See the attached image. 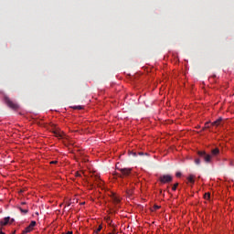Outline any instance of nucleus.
Masks as SVG:
<instances>
[{
	"instance_id": "9",
	"label": "nucleus",
	"mask_w": 234,
	"mask_h": 234,
	"mask_svg": "<svg viewBox=\"0 0 234 234\" xmlns=\"http://www.w3.org/2000/svg\"><path fill=\"white\" fill-rule=\"evenodd\" d=\"M112 199L113 203L120 204V197H118L116 195L112 194Z\"/></svg>"
},
{
	"instance_id": "18",
	"label": "nucleus",
	"mask_w": 234,
	"mask_h": 234,
	"mask_svg": "<svg viewBox=\"0 0 234 234\" xmlns=\"http://www.w3.org/2000/svg\"><path fill=\"white\" fill-rule=\"evenodd\" d=\"M206 129H209V122L205 123V127L203 128V131H206Z\"/></svg>"
},
{
	"instance_id": "28",
	"label": "nucleus",
	"mask_w": 234,
	"mask_h": 234,
	"mask_svg": "<svg viewBox=\"0 0 234 234\" xmlns=\"http://www.w3.org/2000/svg\"><path fill=\"white\" fill-rule=\"evenodd\" d=\"M66 234H72V231H68Z\"/></svg>"
},
{
	"instance_id": "4",
	"label": "nucleus",
	"mask_w": 234,
	"mask_h": 234,
	"mask_svg": "<svg viewBox=\"0 0 234 234\" xmlns=\"http://www.w3.org/2000/svg\"><path fill=\"white\" fill-rule=\"evenodd\" d=\"M161 184H171L173 182V176L171 175H163L159 177Z\"/></svg>"
},
{
	"instance_id": "15",
	"label": "nucleus",
	"mask_w": 234,
	"mask_h": 234,
	"mask_svg": "<svg viewBox=\"0 0 234 234\" xmlns=\"http://www.w3.org/2000/svg\"><path fill=\"white\" fill-rule=\"evenodd\" d=\"M101 229H102V227H101V225H100L99 228L96 230H94V234L100 233L101 231Z\"/></svg>"
},
{
	"instance_id": "21",
	"label": "nucleus",
	"mask_w": 234,
	"mask_h": 234,
	"mask_svg": "<svg viewBox=\"0 0 234 234\" xmlns=\"http://www.w3.org/2000/svg\"><path fill=\"white\" fill-rule=\"evenodd\" d=\"M176 176L177 177H180V176H182V173L177 172V173L176 174Z\"/></svg>"
},
{
	"instance_id": "12",
	"label": "nucleus",
	"mask_w": 234,
	"mask_h": 234,
	"mask_svg": "<svg viewBox=\"0 0 234 234\" xmlns=\"http://www.w3.org/2000/svg\"><path fill=\"white\" fill-rule=\"evenodd\" d=\"M18 209H19V211H21V213H24V215H27V213H28V207L23 208V207H19Z\"/></svg>"
},
{
	"instance_id": "8",
	"label": "nucleus",
	"mask_w": 234,
	"mask_h": 234,
	"mask_svg": "<svg viewBox=\"0 0 234 234\" xmlns=\"http://www.w3.org/2000/svg\"><path fill=\"white\" fill-rule=\"evenodd\" d=\"M220 123H222V117H219L217 121L212 122V125L214 127H218V125H220Z\"/></svg>"
},
{
	"instance_id": "27",
	"label": "nucleus",
	"mask_w": 234,
	"mask_h": 234,
	"mask_svg": "<svg viewBox=\"0 0 234 234\" xmlns=\"http://www.w3.org/2000/svg\"><path fill=\"white\" fill-rule=\"evenodd\" d=\"M154 209H160V207L154 206Z\"/></svg>"
},
{
	"instance_id": "5",
	"label": "nucleus",
	"mask_w": 234,
	"mask_h": 234,
	"mask_svg": "<svg viewBox=\"0 0 234 234\" xmlns=\"http://www.w3.org/2000/svg\"><path fill=\"white\" fill-rule=\"evenodd\" d=\"M53 133L55 136L59 140H65V138H67V135L65 134V133L61 132V130H55Z\"/></svg>"
},
{
	"instance_id": "2",
	"label": "nucleus",
	"mask_w": 234,
	"mask_h": 234,
	"mask_svg": "<svg viewBox=\"0 0 234 234\" xmlns=\"http://www.w3.org/2000/svg\"><path fill=\"white\" fill-rule=\"evenodd\" d=\"M198 156H200V158H203L204 162H206V164H211V160L213 158V156L209 154H207L206 151H198L197 152Z\"/></svg>"
},
{
	"instance_id": "26",
	"label": "nucleus",
	"mask_w": 234,
	"mask_h": 234,
	"mask_svg": "<svg viewBox=\"0 0 234 234\" xmlns=\"http://www.w3.org/2000/svg\"><path fill=\"white\" fill-rule=\"evenodd\" d=\"M50 164H58V161H51Z\"/></svg>"
},
{
	"instance_id": "23",
	"label": "nucleus",
	"mask_w": 234,
	"mask_h": 234,
	"mask_svg": "<svg viewBox=\"0 0 234 234\" xmlns=\"http://www.w3.org/2000/svg\"><path fill=\"white\" fill-rule=\"evenodd\" d=\"M0 234H5V232H3V228L0 227Z\"/></svg>"
},
{
	"instance_id": "22",
	"label": "nucleus",
	"mask_w": 234,
	"mask_h": 234,
	"mask_svg": "<svg viewBox=\"0 0 234 234\" xmlns=\"http://www.w3.org/2000/svg\"><path fill=\"white\" fill-rule=\"evenodd\" d=\"M229 165L234 167V162L230 160Z\"/></svg>"
},
{
	"instance_id": "3",
	"label": "nucleus",
	"mask_w": 234,
	"mask_h": 234,
	"mask_svg": "<svg viewBox=\"0 0 234 234\" xmlns=\"http://www.w3.org/2000/svg\"><path fill=\"white\" fill-rule=\"evenodd\" d=\"M5 103L7 105V107H9V109H12L13 111H17V109H19V104L14 102L8 97H5Z\"/></svg>"
},
{
	"instance_id": "1",
	"label": "nucleus",
	"mask_w": 234,
	"mask_h": 234,
	"mask_svg": "<svg viewBox=\"0 0 234 234\" xmlns=\"http://www.w3.org/2000/svg\"><path fill=\"white\" fill-rule=\"evenodd\" d=\"M116 169L120 171V174H117L119 178H127V176H130L132 171L131 168H118V166H116Z\"/></svg>"
},
{
	"instance_id": "25",
	"label": "nucleus",
	"mask_w": 234,
	"mask_h": 234,
	"mask_svg": "<svg viewBox=\"0 0 234 234\" xmlns=\"http://www.w3.org/2000/svg\"><path fill=\"white\" fill-rule=\"evenodd\" d=\"M108 224L111 226L112 224V220L109 219Z\"/></svg>"
},
{
	"instance_id": "6",
	"label": "nucleus",
	"mask_w": 234,
	"mask_h": 234,
	"mask_svg": "<svg viewBox=\"0 0 234 234\" xmlns=\"http://www.w3.org/2000/svg\"><path fill=\"white\" fill-rule=\"evenodd\" d=\"M12 222H14V218L6 217L4 219L0 220V226H7L8 223L12 224Z\"/></svg>"
},
{
	"instance_id": "19",
	"label": "nucleus",
	"mask_w": 234,
	"mask_h": 234,
	"mask_svg": "<svg viewBox=\"0 0 234 234\" xmlns=\"http://www.w3.org/2000/svg\"><path fill=\"white\" fill-rule=\"evenodd\" d=\"M176 187H178V183H176L173 187H172V191H175L176 189Z\"/></svg>"
},
{
	"instance_id": "10",
	"label": "nucleus",
	"mask_w": 234,
	"mask_h": 234,
	"mask_svg": "<svg viewBox=\"0 0 234 234\" xmlns=\"http://www.w3.org/2000/svg\"><path fill=\"white\" fill-rule=\"evenodd\" d=\"M187 181H188L190 184H195V176L190 175V176L187 177Z\"/></svg>"
},
{
	"instance_id": "31",
	"label": "nucleus",
	"mask_w": 234,
	"mask_h": 234,
	"mask_svg": "<svg viewBox=\"0 0 234 234\" xmlns=\"http://www.w3.org/2000/svg\"><path fill=\"white\" fill-rule=\"evenodd\" d=\"M93 234H94V232H93ZM95 234H98V233H95Z\"/></svg>"
},
{
	"instance_id": "7",
	"label": "nucleus",
	"mask_w": 234,
	"mask_h": 234,
	"mask_svg": "<svg viewBox=\"0 0 234 234\" xmlns=\"http://www.w3.org/2000/svg\"><path fill=\"white\" fill-rule=\"evenodd\" d=\"M212 156H218L220 154V150L218 148H214L211 150Z\"/></svg>"
},
{
	"instance_id": "16",
	"label": "nucleus",
	"mask_w": 234,
	"mask_h": 234,
	"mask_svg": "<svg viewBox=\"0 0 234 234\" xmlns=\"http://www.w3.org/2000/svg\"><path fill=\"white\" fill-rule=\"evenodd\" d=\"M195 164H196V165H200V159L199 158H196L195 159Z\"/></svg>"
},
{
	"instance_id": "30",
	"label": "nucleus",
	"mask_w": 234,
	"mask_h": 234,
	"mask_svg": "<svg viewBox=\"0 0 234 234\" xmlns=\"http://www.w3.org/2000/svg\"><path fill=\"white\" fill-rule=\"evenodd\" d=\"M25 204H26L25 202H22V206H25Z\"/></svg>"
},
{
	"instance_id": "29",
	"label": "nucleus",
	"mask_w": 234,
	"mask_h": 234,
	"mask_svg": "<svg viewBox=\"0 0 234 234\" xmlns=\"http://www.w3.org/2000/svg\"><path fill=\"white\" fill-rule=\"evenodd\" d=\"M77 176H81L80 174L77 173Z\"/></svg>"
},
{
	"instance_id": "14",
	"label": "nucleus",
	"mask_w": 234,
	"mask_h": 234,
	"mask_svg": "<svg viewBox=\"0 0 234 234\" xmlns=\"http://www.w3.org/2000/svg\"><path fill=\"white\" fill-rule=\"evenodd\" d=\"M209 198H211V193H206L205 195H204V199L205 200H209Z\"/></svg>"
},
{
	"instance_id": "20",
	"label": "nucleus",
	"mask_w": 234,
	"mask_h": 234,
	"mask_svg": "<svg viewBox=\"0 0 234 234\" xmlns=\"http://www.w3.org/2000/svg\"><path fill=\"white\" fill-rule=\"evenodd\" d=\"M131 154H133V156H138V154L136 152H131Z\"/></svg>"
},
{
	"instance_id": "17",
	"label": "nucleus",
	"mask_w": 234,
	"mask_h": 234,
	"mask_svg": "<svg viewBox=\"0 0 234 234\" xmlns=\"http://www.w3.org/2000/svg\"><path fill=\"white\" fill-rule=\"evenodd\" d=\"M30 228L34 229L35 226H36V221H31V223L29 224Z\"/></svg>"
},
{
	"instance_id": "24",
	"label": "nucleus",
	"mask_w": 234,
	"mask_h": 234,
	"mask_svg": "<svg viewBox=\"0 0 234 234\" xmlns=\"http://www.w3.org/2000/svg\"><path fill=\"white\" fill-rule=\"evenodd\" d=\"M138 154H139V156H144V153L143 152H139Z\"/></svg>"
},
{
	"instance_id": "11",
	"label": "nucleus",
	"mask_w": 234,
	"mask_h": 234,
	"mask_svg": "<svg viewBox=\"0 0 234 234\" xmlns=\"http://www.w3.org/2000/svg\"><path fill=\"white\" fill-rule=\"evenodd\" d=\"M30 225H28L24 230H23V234H27V233H30V231H32Z\"/></svg>"
},
{
	"instance_id": "13",
	"label": "nucleus",
	"mask_w": 234,
	"mask_h": 234,
	"mask_svg": "<svg viewBox=\"0 0 234 234\" xmlns=\"http://www.w3.org/2000/svg\"><path fill=\"white\" fill-rule=\"evenodd\" d=\"M71 109H74L75 111H81L83 109V106L81 105L72 106Z\"/></svg>"
}]
</instances>
